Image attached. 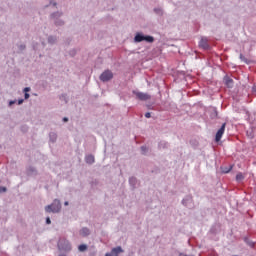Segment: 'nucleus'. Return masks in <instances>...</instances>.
<instances>
[{
    "label": "nucleus",
    "mask_w": 256,
    "mask_h": 256,
    "mask_svg": "<svg viewBox=\"0 0 256 256\" xmlns=\"http://www.w3.org/2000/svg\"><path fill=\"white\" fill-rule=\"evenodd\" d=\"M46 225H51V218L50 217H46Z\"/></svg>",
    "instance_id": "obj_34"
},
{
    "label": "nucleus",
    "mask_w": 256,
    "mask_h": 256,
    "mask_svg": "<svg viewBox=\"0 0 256 256\" xmlns=\"http://www.w3.org/2000/svg\"><path fill=\"white\" fill-rule=\"evenodd\" d=\"M49 45H55L57 43V36L50 35L47 38Z\"/></svg>",
    "instance_id": "obj_16"
},
{
    "label": "nucleus",
    "mask_w": 256,
    "mask_h": 256,
    "mask_svg": "<svg viewBox=\"0 0 256 256\" xmlns=\"http://www.w3.org/2000/svg\"><path fill=\"white\" fill-rule=\"evenodd\" d=\"M223 81H224V85H226V87H228V89H233L234 81L231 77L226 75V76H224Z\"/></svg>",
    "instance_id": "obj_10"
},
{
    "label": "nucleus",
    "mask_w": 256,
    "mask_h": 256,
    "mask_svg": "<svg viewBox=\"0 0 256 256\" xmlns=\"http://www.w3.org/2000/svg\"><path fill=\"white\" fill-rule=\"evenodd\" d=\"M231 169H233V165H230L229 167H222V173H230Z\"/></svg>",
    "instance_id": "obj_22"
},
{
    "label": "nucleus",
    "mask_w": 256,
    "mask_h": 256,
    "mask_svg": "<svg viewBox=\"0 0 256 256\" xmlns=\"http://www.w3.org/2000/svg\"><path fill=\"white\" fill-rule=\"evenodd\" d=\"M97 180H94V181H92V187H93V185H97Z\"/></svg>",
    "instance_id": "obj_41"
},
{
    "label": "nucleus",
    "mask_w": 256,
    "mask_h": 256,
    "mask_svg": "<svg viewBox=\"0 0 256 256\" xmlns=\"http://www.w3.org/2000/svg\"><path fill=\"white\" fill-rule=\"evenodd\" d=\"M129 185L132 187V189H137V178L136 177H130L129 178Z\"/></svg>",
    "instance_id": "obj_15"
},
{
    "label": "nucleus",
    "mask_w": 256,
    "mask_h": 256,
    "mask_svg": "<svg viewBox=\"0 0 256 256\" xmlns=\"http://www.w3.org/2000/svg\"><path fill=\"white\" fill-rule=\"evenodd\" d=\"M33 49H34V50H37V45L34 44V45H33Z\"/></svg>",
    "instance_id": "obj_42"
},
{
    "label": "nucleus",
    "mask_w": 256,
    "mask_h": 256,
    "mask_svg": "<svg viewBox=\"0 0 256 256\" xmlns=\"http://www.w3.org/2000/svg\"><path fill=\"white\" fill-rule=\"evenodd\" d=\"M23 91H24V93H29V91H31V88L30 87H25Z\"/></svg>",
    "instance_id": "obj_36"
},
{
    "label": "nucleus",
    "mask_w": 256,
    "mask_h": 256,
    "mask_svg": "<svg viewBox=\"0 0 256 256\" xmlns=\"http://www.w3.org/2000/svg\"><path fill=\"white\" fill-rule=\"evenodd\" d=\"M29 97H31V95H29V93H24V99H29Z\"/></svg>",
    "instance_id": "obj_38"
},
{
    "label": "nucleus",
    "mask_w": 256,
    "mask_h": 256,
    "mask_svg": "<svg viewBox=\"0 0 256 256\" xmlns=\"http://www.w3.org/2000/svg\"><path fill=\"white\" fill-rule=\"evenodd\" d=\"M144 41L146 43H154L155 42V38L151 35H145L144 34Z\"/></svg>",
    "instance_id": "obj_18"
},
{
    "label": "nucleus",
    "mask_w": 256,
    "mask_h": 256,
    "mask_svg": "<svg viewBox=\"0 0 256 256\" xmlns=\"http://www.w3.org/2000/svg\"><path fill=\"white\" fill-rule=\"evenodd\" d=\"M240 59H241V61H243L244 63H249V61L247 60V58H245V56H243V54H240Z\"/></svg>",
    "instance_id": "obj_30"
},
{
    "label": "nucleus",
    "mask_w": 256,
    "mask_h": 256,
    "mask_svg": "<svg viewBox=\"0 0 256 256\" xmlns=\"http://www.w3.org/2000/svg\"><path fill=\"white\" fill-rule=\"evenodd\" d=\"M45 213H60L61 201L59 199L53 200V202L44 208Z\"/></svg>",
    "instance_id": "obj_1"
},
{
    "label": "nucleus",
    "mask_w": 256,
    "mask_h": 256,
    "mask_svg": "<svg viewBox=\"0 0 256 256\" xmlns=\"http://www.w3.org/2000/svg\"><path fill=\"white\" fill-rule=\"evenodd\" d=\"M78 251H80L81 253L87 251V244H81L78 246Z\"/></svg>",
    "instance_id": "obj_23"
},
{
    "label": "nucleus",
    "mask_w": 256,
    "mask_h": 256,
    "mask_svg": "<svg viewBox=\"0 0 256 256\" xmlns=\"http://www.w3.org/2000/svg\"><path fill=\"white\" fill-rule=\"evenodd\" d=\"M42 45H43V47H45V45H46L45 42H42Z\"/></svg>",
    "instance_id": "obj_46"
},
{
    "label": "nucleus",
    "mask_w": 256,
    "mask_h": 256,
    "mask_svg": "<svg viewBox=\"0 0 256 256\" xmlns=\"http://www.w3.org/2000/svg\"><path fill=\"white\" fill-rule=\"evenodd\" d=\"M60 101H64V103H69V98L67 97V94H62L59 96Z\"/></svg>",
    "instance_id": "obj_21"
},
{
    "label": "nucleus",
    "mask_w": 256,
    "mask_h": 256,
    "mask_svg": "<svg viewBox=\"0 0 256 256\" xmlns=\"http://www.w3.org/2000/svg\"><path fill=\"white\" fill-rule=\"evenodd\" d=\"M199 47H201L205 51H209V49H211V46L209 45V40L205 37H202L199 42Z\"/></svg>",
    "instance_id": "obj_8"
},
{
    "label": "nucleus",
    "mask_w": 256,
    "mask_h": 256,
    "mask_svg": "<svg viewBox=\"0 0 256 256\" xmlns=\"http://www.w3.org/2000/svg\"><path fill=\"white\" fill-rule=\"evenodd\" d=\"M58 249L60 251H71V243L67 240H60L58 242Z\"/></svg>",
    "instance_id": "obj_5"
},
{
    "label": "nucleus",
    "mask_w": 256,
    "mask_h": 256,
    "mask_svg": "<svg viewBox=\"0 0 256 256\" xmlns=\"http://www.w3.org/2000/svg\"><path fill=\"white\" fill-rule=\"evenodd\" d=\"M62 121H63L64 123H68V122H69V118H68V117H64V118L62 119Z\"/></svg>",
    "instance_id": "obj_39"
},
{
    "label": "nucleus",
    "mask_w": 256,
    "mask_h": 256,
    "mask_svg": "<svg viewBox=\"0 0 256 256\" xmlns=\"http://www.w3.org/2000/svg\"><path fill=\"white\" fill-rule=\"evenodd\" d=\"M120 253H125L121 246L112 248V250L105 254V256H119Z\"/></svg>",
    "instance_id": "obj_7"
},
{
    "label": "nucleus",
    "mask_w": 256,
    "mask_h": 256,
    "mask_svg": "<svg viewBox=\"0 0 256 256\" xmlns=\"http://www.w3.org/2000/svg\"><path fill=\"white\" fill-rule=\"evenodd\" d=\"M49 139L51 143H57V133L50 132L49 133Z\"/></svg>",
    "instance_id": "obj_17"
},
{
    "label": "nucleus",
    "mask_w": 256,
    "mask_h": 256,
    "mask_svg": "<svg viewBox=\"0 0 256 256\" xmlns=\"http://www.w3.org/2000/svg\"><path fill=\"white\" fill-rule=\"evenodd\" d=\"M68 53H69L70 57H75L77 55V50L76 49H72Z\"/></svg>",
    "instance_id": "obj_28"
},
{
    "label": "nucleus",
    "mask_w": 256,
    "mask_h": 256,
    "mask_svg": "<svg viewBox=\"0 0 256 256\" xmlns=\"http://www.w3.org/2000/svg\"><path fill=\"white\" fill-rule=\"evenodd\" d=\"M85 162L87 165H93V163H95V156H93V154L86 155Z\"/></svg>",
    "instance_id": "obj_13"
},
{
    "label": "nucleus",
    "mask_w": 256,
    "mask_h": 256,
    "mask_svg": "<svg viewBox=\"0 0 256 256\" xmlns=\"http://www.w3.org/2000/svg\"><path fill=\"white\" fill-rule=\"evenodd\" d=\"M243 179H245V177L243 176V173H238L236 175V181H243Z\"/></svg>",
    "instance_id": "obj_26"
},
{
    "label": "nucleus",
    "mask_w": 256,
    "mask_h": 256,
    "mask_svg": "<svg viewBox=\"0 0 256 256\" xmlns=\"http://www.w3.org/2000/svg\"><path fill=\"white\" fill-rule=\"evenodd\" d=\"M22 131H24V133H25L26 131H28L27 126H22Z\"/></svg>",
    "instance_id": "obj_40"
},
{
    "label": "nucleus",
    "mask_w": 256,
    "mask_h": 256,
    "mask_svg": "<svg viewBox=\"0 0 256 256\" xmlns=\"http://www.w3.org/2000/svg\"><path fill=\"white\" fill-rule=\"evenodd\" d=\"M217 115H218L217 110H214V112H212L211 114V119H217Z\"/></svg>",
    "instance_id": "obj_31"
},
{
    "label": "nucleus",
    "mask_w": 256,
    "mask_h": 256,
    "mask_svg": "<svg viewBox=\"0 0 256 256\" xmlns=\"http://www.w3.org/2000/svg\"><path fill=\"white\" fill-rule=\"evenodd\" d=\"M15 103H17V100L9 101V107H12V105H15Z\"/></svg>",
    "instance_id": "obj_33"
},
{
    "label": "nucleus",
    "mask_w": 256,
    "mask_h": 256,
    "mask_svg": "<svg viewBox=\"0 0 256 256\" xmlns=\"http://www.w3.org/2000/svg\"><path fill=\"white\" fill-rule=\"evenodd\" d=\"M26 173H27L28 177H37V175H39L37 168H35L34 166H29L26 169Z\"/></svg>",
    "instance_id": "obj_9"
},
{
    "label": "nucleus",
    "mask_w": 256,
    "mask_h": 256,
    "mask_svg": "<svg viewBox=\"0 0 256 256\" xmlns=\"http://www.w3.org/2000/svg\"><path fill=\"white\" fill-rule=\"evenodd\" d=\"M132 93L139 101H149V99H151V95L147 93L139 92L137 90H133Z\"/></svg>",
    "instance_id": "obj_3"
},
{
    "label": "nucleus",
    "mask_w": 256,
    "mask_h": 256,
    "mask_svg": "<svg viewBox=\"0 0 256 256\" xmlns=\"http://www.w3.org/2000/svg\"><path fill=\"white\" fill-rule=\"evenodd\" d=\"M168 145L169 144L166 141H161L159 142L158 147L159 149H167Z\"/></svg>",
    "instance_id": "obj_19"
},
{
    "label": "nucleus",
    "mask_w": 256,
    "mask_h": 256,
    "mask_svg": "<svg viewBox=\"0 0 256 256\" xmlns=\"http://www.w3.org/2000/svg\"><path fill=\"white\" fill-rule=\"evenodd\" d=\"M18 49L20 52H23V51H25V49H27V46L25 44H20V45H18Z\"/></svg>",
    "instance_id": "obj_27"
},
{
    "label": "nucleus",
    "mask_w": 256,
    "mask_h": 256,
    "mask_svg": "<svg viewBox=\"0 0 256 256\" xmlns=\"http://www.w3.org/2000/svg\"><path fill=\"white\" fill-rule=\"evenodd\" d=\"M252 90H253L254 92H256V87H253Z\"/></svg>",
    "instance_id": "obj_44"
},
{
    "label": "nucleus",
    "mask_w": 256,
    "mask_h": 256,
    "mask_svg": "<svg viewBox=\"0 0 256 256\" xmlns=\"http://www.w3.org/2000/svg\"><path fill=\"white\" fill-rule=\"evenodd\" d=\"M154 13L159 17H163V9L161 8H154Z\"/></svg>",
    "instance_id": "obj_20"
},
{
    "label": "nucleus",
    "mask_w": 256,
    "mask_h": 256,
    "mask_svg": "<svg viewBox=\"0 0 256 256\" xmlns=\"http://www.w3.org/2000/svg\"><path fill=\"white\" fill-rule=\"evenodd\" d=\"M24 102H25L24 99H19V100H18V105H23Z\"/></svg>",
    "instance_id": "obj_37"
},
{
    "label": "nucleus",
    "mask_w": 256,
    "mask_h": 256,
    "mask_svg": "<svg viewBox=\"0 0 256 256\" xmlns=\"http://www.w3.org/2000/svg\"><path fill=\"white\" fill-rule=\"evenodd\" d=\"M64 205L67 207V205H69V202L68 201L64 202Z\"/></svg>",
    "instance_id": "obj_43"
},
{
    "label": "nucleus",
    "mask_w": 256,
    "mask_h": 256,
    "mask_svg": "<svg viewBox=\"0 0 256 256\" xmlns=\"http://www.w3.org/2000/svg\"><path fill=\"white\" fill-rule=\"evenodd\" d=\"M192 203H193V197L191 196H186L182 200V205H184V207H188V209H190V207H193Z\"/></svg>",
    "instance_id": "obj_11"
},
{
    "label": "nucleus",
    "mask_w": 256,
    "mask_h": 256,
    "mask_svg": "<svg viewBox=\"0 0 256 256\" xmlns=\"http://www.w3.org/2000/svg\"><path fill=\"white\" fill-rule=\"evenodd\" d=\"M225 127H227V123H223L222 126L219 128V130L216 132V135H215L216 143H219V141H221V138L223 137V134L225 133Z\"/></svg>",
    "instance_id": "obj_6"
},
{
    "label": "nucleus",
    "mask_w": 256,
    "mask_h": 256,
    "mask_svg": "<svg viewBox=\"0 0 256 256\" xmlns=\"http://www.w3.org/2000/svg\"><path fill=\"white\" fill-rule=\"evenodd\" d=\"M141 153L142 155H147V153H149V148H147V146H141Z\"/></svg>",
    "instance_id": "obj_24"
},
{
    "label": "nucleus",
    "mask_w": 256,
    "mask_h": 256,
    "mask_svg": "<svg viewBox=\"0 0 256 256\" xmlns=\"http://www.w3.org/2000/svg\"><path fill=\"white\" fill-rule=\"evenodd\" d=\"M145 117H146V119H151V113L150 112H146L145 113Z\"/></svg>",
    "instance_id": "obj_35"
},
{
    "label": "nucleus",
    "mask_w": 256,
    "mask_h": 256,
    "mask_svg": "<svg viewBox=\"0 0 256 256\" xmlns=\"http://www.w3.org/2000/svg\"><path fill=\"white\" fill-rule=\"evenodd\" d=\"M145 41V34L137 32L134 36V43H143Z\"/></svg>",
    "instance_id": "obj_12"
},
{
    "label": "nucleus",
    "mask_w": 256,
    "mask_h": 256,
    "mask_svg": "<svg viewBox=\"0 0 256 256\" xmlns=\"http://www.w3.org/2000/svg\"><path fill=\"white\" fill-rule=\"evenodd\" d=\"M245 243H247V245H249L250 247H255V243L251 240H249V238H244Z\"/></svg>",
    "instance_id": "obj_25"
},
{
    "label": "nucleus",
    "mask_w": 256,
    "mask_h": 256,
    "mask_svg": "<svg viewBox=\"0 0 256 256\" xmlns=\"http://www.w3.org/2000/svg\"><path fill=\"white\" fill-rule=\"evenodd\" d=\"M100 81L102 83H107L108 81H111L113 79V72L111 70H105L99 77Z\"/></svg>",
    "instance_id": "obj_4"
},
{
    "label": "nucleus",
    "mask_w": 256,
    "mask_h": 256,
    "mask_svg": "<svg viewBox=\"0 0 256 256\" xmlns=\"http://www.w3.org/2000/svg\"><path fill=\"white\" fill-rule=\"evenodd\" d=\"M80 235L82 237H89L91 235V230H89V228L87 227H83L81 230H80Z\"/></svg>",
    "instance_id": "obj_14"
},
{
    "label": "nucleus",
    "mask_w": 256,
    "mask_h": 256,
    "mask_svg": "<svg viewBox=\"0 0 256 256\" xmlns=\"http://www.w3.org/2000/svg\"><path fill=\"white\" fill-rule=\"evenodd\" d=\"M59 256H67L66 254H59Z\"/></svg>",
    "instance_id": "obj_45"
},
{
    "label": "nucleus",
    "mask_w": 256,
    "mask_h": 256,
    "mask_svg": "<svg viewBox=\"0 0 256 256\" xmlns=\"http://www.w3.org/2000/svg\"><path fill=\"white\" fill-rule=\"evenodd\" d=\"M0 193H7V187L0 186Z\"/></svg>",
    "instance_id": "obj_32"
},
{
    "label": "nucleus",
    "mask_w": 256,
    "mask_h": 256,
    "mask_svg": "<svg viewBox=\"0 0 256 256\" xmlns=\"http://www.w3.org/2000/svg\"><path fill=\"white\" fill-rule=\"evenodd\" d=\"M50 5H53V7H57V2L51 0L50 3H49V5L44 6L45 9H47V7H49Z\"/></svg>",
    "instance_id": "obj_29"
},
{
    "label": "nucleus",
    "mask_w": 256,
    "mask_h": 256,
    "mask_svg": "<svg viewBox=\"0 0 256 256\" xmlns=\"http://www.w3.org/2000/svg\"><path fill=\"white\" fill-rule=\"evenodd\" d=\"M62 16H63L62 11H56L50 14V19L51 21H53V24L55 25V27H63V25H65V21L61 19Z\"/></svg>",
    "instance_id": "obj_2"
}]
</instances>
